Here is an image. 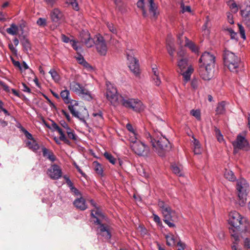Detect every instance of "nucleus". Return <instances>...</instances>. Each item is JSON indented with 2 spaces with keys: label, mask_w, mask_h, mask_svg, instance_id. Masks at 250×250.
<instances>
[{
  "label": "nucleus",
  "mask_w": 250,
  "mask_h": 250,
  "mask_svg": "<svg viewBox=\"0 0 250 250\" xmlns=\"http://www.w3.org/2000/svg\"><path fill=\"white\" fill-rule=\"evenodd\" d=\"M158 205L164 217V222L168 225L169 228H175V222L178 220V215L176 212L172 210L171 207L163 201L159 200Z\"/></svg>",
  "instance_id": "7ed1b4c3"
},
{
  "label": "nucleus",
  "mask_w": 250,
  "mask_h": 250,
  "mask_svg": "<svg viewBox=\"0 0 250 250\" xmlns=\"http://www.w3.org/2000/svg\"><path fill=\"white\" fill-rule=\"evenodd\" d=\"M225 105L226 103L224 101L219 103L215 109L216 114L222 115L225 114L226 112Z\"/></svg>",
  "instance_id": "c756f323"
},
{
  "label": "nucleus",
  "mask_w": 250,
  "mask_h": 250,
  "mask_svg": "<svg viewBox=\"0 0 250 250\" xmlns=\"http://www.w3.org/2000/svg\"><path fill=\"white\" fill-rule=\"evenodd\" d=\"M19 38L24 49L26 51H28L29 50H30L31 48V44L30 43L29 40L25 37V36L20 35Z\"/></svg>",
  "instance_id": "cd10ccee"
},
{
  "label": "nucleus",
  "mask_w": 250,
  "mask_h": 250,
  "mask_svg": "<svg viewBox=\"0 0 250 250\" xmlns=\"http://www.w3.org/2000/svg\"><path fill=\"white\" fill-rule=\"evenodd\" d=\"M167 240V244L169 246H174L176 244V241L174 236L172 234L167 235L166 236Z\"/></svg>",
  "instance_id": "e433bc0d"
},
{
  "label": "nucleus",
  "mask_w": 250,
  "mask_h": 250,
  "mask_svg": "<svg viewBox=\"0 0 250 250\" xmlns=\"http://www.w3.org/2000/svg\"><path fill=\"white\" fill-rule=\"evenodd\" d=\"M241 15L243 19V21L250 18V5L248 3L246 5V7L241 10Z\"/></svg>",
  "instance_id": "c85d7f7f"
},
{
  "label": "nucleus",
  "mask_w": 250,
  "mask_h": 250,
  "mask_svg": "<svg viewBox=\"0 0 250 250\" xmlns=\"http://www.w3.org/2000/svg\"><path fill=\"white\" fill-rule=\"evenodd\" d=\"M227 18L228 22L230 24H233L234 23L233 15L230 13H227Z\"/></svg>",
  "instance_id": "338daca9"
},
{
  "label": "nucleus",
  "mask_w": 250,
  "mask_h": 250,
  "mask_svg": "<svg viewBox=\"0 0 250 250\" xmlns=\"http://www.w3.org/2000/svg\"><path fill=\"white\" fill-rule=\"evenodd\" d=\"M126 128L131 133L130 137H132V138L138 137V134L135 132V131L134 130L132 125L128 123L126 125Z\"/></svg>",
  "instance_id": "a19ab883"
},
{
  "label": "nucleus",
  "mask_w": 250,
  "mask_h": 250,
  "mask_svg": "<svg viewBox=\"0 0 250 250\" xmlns=\"http://www.w3.org/2000/svg\"><path fill=\"white\" fill-rule=\"evenodd\" d=\"M215 131L217 139L219 142H221L223 141V137L221 133V132L219 129L217 128H215Z\"/></svg>",
  "instance_id": "3c124183"
},
{
  "label": "nucleus",
  "mask_w": 250,
  "mask_h": 250,
  "mask_svg": "<svg viewBox=\"0 0 250 250\" xmlns=\"http://www.w3.org/2000/svg\"><path fill=\"white\" fill-rule=\"evenodd\" d=\"M177 66L180 69V73L183 76L186 82L190 80V75L193 72V68L188 62V59L186 57L185 52L181 50L177 53Z\"/></svg>",
  "instance_id": "f03ea898"
},
{
  "label": "nucleus",
  "mask_w": 250,
  "mask_h": 250,
  "mask_svg": "<svg viewBox=\"0 0 250 250\" xmlns=\"http://www.w3.org/2000/svg\"><path fill=\"white\" fill-rule=\"evenodd\" d=\"M131 150L139 156H147L149 152V147L144 143L138 140V137L129 138Z\"/></svg>",
  "instance_id": "0eeeda50"
},
{
  "label": "nucleus",
  "mask_w": 250,
  "mask_h": 250,
  "mask_svg": "<svg viewBox=\"0 0 250 250\" xmlns=\"http://www.w3.org/2000/svg\"><path fill=\"white\" fill-rule=\"evenodd\" d=\"M47 174L51 179L57 180L62 177V171L60 166L53 164L48 169Z\"/></svg>",
  "instance_id": "2eb2a0df"
},
{
  "label": "nucleus",
  "mask_w": 250,
  "mask_h": 250,
  "mask_svg": "<svg viewBox=\"0 0 250 250\" xmlns=\"http://www.w3.org/2000/svg\"><path fill=\"white\" fill-rule=\"evenodd\" d=\"M19 27L15 24H12L9 28L6 29L7 32L12 35H16L18 33Z\"/></svg>",
  "instance_id": "c9c22d12"
},
{
  "label": "nucleus",
  "mask_w": 250,
  "mask_h": 250,
  "mask_svg": "<svg viewBox=\"0 0 250 250\" xmlns=\"http://www.w3.org/2000/svg\"><path fill=\"white\" fill-rule=\"evenodd\" d=\"M190 114L193 116L195 117L197 119L200 120L201 114L200 110L192 109L190 111Z\"/></svg>",
  "instance_id": "8fccbe9b"
},
{
  "label": "nucleus",
  "mask_w": 250,
  "mask_h": 250,
  "mask_svg": "<svg viewBox=\"0 0 250 250\" xmlns=\"http://www.w3.org/2000/svg\"><path fill=\"white\" fill-rule=\"evenodd\" d=\"M166 48L168 53L171 57V61H173L174 54L175 51V47L174 46L173 40L172 41H168L167 40V41Z\"/></svg>",
  "instance_id": "a878e982"
},
{
  "label": "nucleus",
  "mask_w": 250,
  "mask_h": 250,
  "mask_svg": "<svg viewBox=\"0 0 250 250\" xmlns=\"http://www.w3.org/2000/svg\"><path fill=\"white\" fill-rule=\"evenodd\" d=\"M249 185L246 180L243 178L238 180L237 182L236 189L238 196L240 200V205L244 206L247 201V190Z\"/></svg>",
  "instance_id": "1a4fd4ad"
},
{
  "label": "nucleus",
  "mask_w": 250,
  "mask_h": 250,
  "mask_svg": "<svg viewBox=\"0 0 250 250\" xmlns=\"http://www.w3.org/2000/svg\"><path fill=\"white\" fill-rule=\"evenodd\" d=\"M11 60L14 65L15 67H18L20 70H22V67L20 62L19 61H15L13 58H11Z\"/></svg>",
  "instance_id": "bf43d9fd"
},
{
  "label": "nucleus",
  "mask_w": 250,
  "mask_h": 250,
  "mask_svg": "<svg viewBox=\"0 0 250 250\" xmlns=\"http://www.w3.org/2000/svg\"><path fill=\"white\" fill-rule=\"evenodd\" d=\"M223 60L225 65L230 71L237 73L241 70L242 65L241 59L234 53L225 49L223 53Z\"/></svg>",
  "instance_id": "f257e3e1"
},
{
  "label": "nucleus",
  "mask_w": 250,
  "mask_h": 250,
  "mask_svg": "<svg viewBox=\"0 0 250 250\" xmlns=\"http://www.w3.org/2000/svg\"><path fill=\"white\" fill-rule=\"evenodd\" d=\"M107 27L110 32L114 34L117 33L116 28L114 27V25L112 23L107 22L106 23Z\"/></svg>",
  "instance_id": "603ef678"
},
{
  "label": "nucleus",
  "mask_w": 250,
  "mask_h": 250,
  "mask_svg": "<svg viewBox=\"0 0 250 250\" xmlns=\"http://www.w3.org/2000/svg\"><path fill=\"white\" fill-rule=\"evenodd\" d=\"M96 214L98 216H95L96 220L94 221V223L99 225L98 227V233L105 239L109 240L111 237V234L109 226L102 223V219L104 218V215L99 210L96 211Z\"/></svg>",
  "instance_id": "6e6552de"
},
{
  "label": "nucleus",
  "mask_w": 250,
  "mask_h": 250,
  "mask_svg": "<svg viewBox=\"0 0 250 250\" xmlns=\"http://www.w3.org/2000/svg\"><path fill=\"white\" fill-rule=\"evenodd\" d=\"M171 170L172 172L179 176H183V173L181 169L179 167H178L175 164L171 165Z\"/></svg>",
  "instance_id": "ea45409f"
},
{
  "label": "nucleus",
  "mask_w": 250,
  "mask_h": 250,
  "mask_svg": "<svg viewBox=\"0 0 250 250\" xmlns=\"http://www.w3.org/2000/svg\"><path fill=\"white\" fill-rule=\"evenodd\" d=\"M21 84L22 86V88L21 89L23 91L29 93H31V89L26 85V84L25 83H22Z\"/></svg>",
  "instance_id": "0e129e2a"
},
{
  "label": "nucleus",
  "mask_w": 250,
  "mask_h": 250,
  "mask_svg": "<svg viewBox=\"0 0 250 250\" xmlns=\"http://www.w3.org/2000/svg\"><path fill=\"white\" fill-rule=\"evenodd\" d=\"M97 51L101 56H105L106 54L107 47L103 37H99L95 43Z\"/></svg>",
  "instance_id": "f3484780"
},
{
  "label": "nucleus",
  "mask_w": 250,
  "mask_h": 250,
  "mask_svg": "<svg viewBox=\"0 0 250 250\" xmlns=\"http://www.w3.org/2000/svg\"><path fill=\"white\" fill-rule=\"evenodd\" d=\"M82 62H80V64H82L83 65L84 67L87 69H92V67L85 61L84 59H82Z\"/></svg>",
  "instance_id": "052dcab7"
},
{
  "label": "nucleus",
  "mask_w": 250,
  "mask_h": 250,
  "mask_svg": "<svg viewBox=\"0 0 250 250\" xmlns=\"http://www.w3.org/2000/svg\"><path fill=\"white\" fill-rule=\"evenodd\" d=\"M1 87H2L4 91L6 93H9L10 92L11 89L10 87L7 86L5 83L1 81Z\"/></svg>",
  "instance_id": "13d9d810"
},
{
  "label": "nucleus",
  "mask_w": 250,
  "mask_h": 250,
  "mask_svg": "<svg viewBox=\"0 0 250 250\" xmlns=\"http://www.w3.org/2000/svg\"><path fill=\"white\" fill-rule=\"evenodd\" d=\"M2 103L1 102V105ZM2 113L4 115V118L3 121H1V126H6L8 125V122L9 121V119L12 118V116L10 112L5 108H3L1 105V116H2Z\"/></svg>",
  "instance_id": "412c9836"
},
{
  "label": "nucleus",
  "mask_w": 250,
  "mask_h": 250,
  "mask_svg": "<svg viewBox=\"0 0 250 250\" xmlns=\"http://www.w3.org/2000/svg\"><path fill=\"white\" fill-rule=\"evenodd\" d=\"M104 156L112 164L114 165L115 164L116 160L111 154L105 152L104 153Z\"/></svg>",
  "instance_id": "79ce46f5"
},
{
  "label": "nucleus",
  "mask_w": 250,
  "mask_h": 250,
  "mask_svg": "<svg viewBox=\"0 0 250 250\" xmlns=\"http://www.w3.org/2000/svg\"><path fill=\"white\" fill-rule=\"evenodd\" d=\"M49 73L51 75L52 78L55 82H59L60 80V76L54 69H51Z\"/></svg>",
  "instance_id": "4c0bfd02"
},
{
  "label": "nucleus",
  "mask_w": 250,
  "mask_h": 250,
  "mask_svg": "<svg viewBox=\"0 0 250 250\" xmlns=\"http://www.w3.org/2000/svg\"><path fill=\"white\" fill-rule=\"evenodd\" d=\"M26 146L33 151H36L40 148V146L36 141L33 139L25 142Z\"/></svg>",
  "instance_id": "bb28decb"
},
{
  "label": "nucleus",
  "mask_w": 250,
  "mask_h": 250,
  "mask_svg": "<svg viewBox=\"0 0 250 250\" xmlns=\"http://www.w3.org/2000/svg\"><path fill=\"white\" fill-rule=\"evenodd\" d=\"M63 178L65 180V182L68 186V187L70 188V189L71 190L72 188L74 187L73 186V183L71 182V181L70 180L69 178L66 175L63 176Z\"/></svg>",
  "instance_id": "09e8293b"
},
{
  "label": "nucleus",
  "mask_w": 250,
  "mask_h": 250,
  "mask_svg": "<svg viewBox=\"0 0 250 250\" xmlns=\"http://www.w3.org/2000/svg\"><path fill=\"white\" fill-rule=\"evenodd\" d=\"M233 147H238V149L248 151L250 149V144L246 139V132L239 133L236 136L235 140L232 142Z\"/></svg>",
  "instance_id": "9b49d317"
},
{
  "label": "nucleus",
  "mask_w": 250,
  "mask_h": 250,
  "mask_svg": "<svg viewBox=\"0 0 250 250\" xmlns=\"http://www.w3.org/2000/svg\"><path fill=\"white\" fill-rule=\"evenodd\" d=\"M18 127L21 129V131L24 133L25 137L29 140H31L34 139V138L32 136V135L30 133H29L27 130H26L23 126L20 125V126H19Z\"/></svg>",
  "instance_id": "37998d69"
},
{
  "label": "nucleus",
  "mask_w": 250,
  "mask_h": 250,
  "mask_svg": "<svg viewBox=\"0 0 250 250\" xmlns=\"http://www.w3.org/2000/svg\"><path fill=\"white\" fill-rule=\"evenodd\" d=\"M238 26L239 28V32L241 35V38L245 40L246 38V35H245V30L244 28V27L240 24H238Z\"/></svg>",
  "instance_id": "49530a36"
},
{
  "label": "nucleus",
  "mask_w": 250,
  "mask_h": 250,
  "mask_svg": "<svg viewBox=\"0 0 250 250\" xmlns=\"http://www.w3.org/2000/svg\"><path fill=\"white\" fill-rule=\"evenodd\" d=\"M213 68V67L199 65V73L203 80L208 81L212 77Z\"/></svg>",
  "instance_id": "dca6fc26"
},
{
  "label": "nucleus",
  "mask_w": 250,
  "mask_h": 250,
  "mask_svg": "<svg viewBox=\"0 0 250 250\" xmlns=\"http://www.w3.org/2000/svg\"><path fill=\"white\" fill-rule=\"evenodd\" d=\"M68 137L73 140V141H76L77 140V136L75 133L74 131H72V132H68L67 134Z\"/></svg>",
  "instance_id": "6e6d98bb"
},
{
  "label": "nucleus",
  "mask_w": 250,
  "mask_h": 250,
  "mask_svg": "<svg viewBox=\"0 0 250 250\" xmlns=\"http://www.w3.org/2000/svg\"><path fill=\"white\" fill-rule=\"evenodd\" d=\"M126 56L129 69L135 76H139L140 74L139 61L134 57L133 52L132 50H128L126 52Z\"/></svg>",
  "instance_id": "f8f14e48"
},
{
  "label": "nucleus",
  "mask_w": 250,
  "mask_h": 250,
  "mask_svg": "<svg viewBox=\"0 0 250 250\" xmlns=\"http://www.w3.org/2000/svg\"><path fill=\"white\" fill-rule=\"evenodd\" d=\"M177 246L179 247L177 250H184L186 248V245L181 241L177 242Z\"/></svg>",
  "instance_id": "774afa93"
},
{
  "label": "nucleus",
  "mask_w": 250,
  "mask_h": 250,
  "mask_svg": "<svg viewBox=\"0 0 250 250\" xmlns=\"http://www.w3.org/2000/svg\"><path fill=\"white\" fill-rule=\"evenodd\" d=\"M200 83V81L197 79H193L191 82V87L194 89H197Z\"/></svg>",
  "instance_id": "de8ad7c7"
},
{
  "label": "nucleus",
  "mask_w": 250,
  "mask_h": 250,
  "mask_svg": "<svg viewBox=\"0 0 250 250\" xmlns=\"http://www.w3.org/2000/svg\"><path fill=\"white\" fill-rule=\"evenodd\" d=\"M186 43L185 46L188 47L192 52L196 53L198 52V48L196 45L191 41H189L186 37H185Z\"/></svg>",
  "instance_id": "2f4dec72"
},
{
  "label": "nucleus",
  "mask_w": 250,
  "mask_h": 250,
  "mask_svg": "<svg viewBox=\"0 0 250 250\" xmlns=\"http://www.w3.org/2000/svg\"><path fill=\"white\" fill-rule=\"evenodd\" d=\"M137 5L139 8H140L142 9L143 16L146 17V12L144 8V0H139V1L137 3Z\"/></svg>",
  "instance_id": "a18cd8bd"
},
{
  "label": "nucleus",
  "mask_w": 250,
  "mask_h": 250,
  "mask_svg": "<svg viewBox=\"0 0 250 250\" xmlns=\"http://www.w3.org/2000/svg\"><path fill=\"white\" fill-rule=\"evenodd\" d=\"M70 93L68 90H64L61 91L60 96L65 104H72L71 99L69 97Z\"/></svg>",
  "instance_id": "7c9ffc66"
},
{
  "label": "nucleus",
  "mask_w": 250,
  "mask_h": 250,
  "mask_svg": "<svg viewBox=\"0 0 250 250\" xmlns=\"http://www.w3.org/2000/svg\"><path fill=\"white\" fill-rule=\"evenodd\" d=\"M224 176L225 178L232 182L235 181L236 179V177L234 175V173L232 171L228 169H226L224 173Z\"/></svg>",
  "instance_id": "72a5a7b5"
},
{
  "label": "nucleus",
  "mask_w": 250,
  "mask_h": 250,
  "mask_svg": "<svg viewBox=\"0 0 250 250\" xmlns=\"http://www.w3.org/2000/svg\"><path fill=\"white\" fill-rule=\"evenodd\" d=\"M152 78L153 81H154L155 84L157 86H159L161 83V81L159 76L158 75L156 76H153Z\"/></svg>",
  "instance_id": "680f3d73"
},
{
  "label": "nucleus",
  "mask_w": 250,
  "mask_h": 250,
  "mask_svg": "<svg viewBox=\"0 0 250 250\" xmlns=\"http://www.w3.org/2000/svg\"><path fill=\"white\" fill-rule=\"evenodd\" d=\"M74 104H70L68 105V109L72 115L76 118H78L85 125H87L85 119L88 117V112L86 109L81 108L80 110L77 109L76 106L78 105L77 101H73Z\"/></svg>",
  "instance_id": "9d476101"
},
{
  "label": "nucleus",
  "mask_w": 250,
  "mask_h": 250,
  "mask_svg": "<svg viewBox=\"0 0 250 250\" xmlns=\"http://www.w3.org/2000/svg\"><path fill=\"white\" fill-rule=\"evenodd\" d=\"M229 224L231 226L229 228V233L235 241L239 240V235L237 231L239 230L240 225L242 224V217L237 211H231L229 213L228 220Z\"/></svg>",
  "instance_id": "39448f33"
},
{
  "label": "nucleus",
  "mask_w": 250,
  "mask_h": 250,
  "mask_svg": "<svg viewBox=\"0 0 250 250\" xmlns=\"http://www.w3.org/2000/svg\"><path fill=\"white\" fill-rule=\"evenodd\" d=\"M70 3L74 10L76 11H78L79 10L78 4L76 2V0H71Z\"/></svg>",
  "instance_id": "e2e57ef3"
},
{
  "label": "nucleus",
  "mask_w": 250,
  "mask_h": 250,
  "mask_svg": "<svg viewBox=\"0 0 250 250\" xmlns=\"http://www.w3.org/2000/svg\"><path fill=\"white\" fill-rule=\"evenodd\" d=\"M70 43L73 47V48L77 52L81 50V48L79 47L77 45V42L74 40H71L70 41Z\"/></svg>",
  "instance_id": "4d7b16f0"
},
{
  "label": "nucleus",
  "mask_w": 250,
  "mask_h": 250,
  "mask_svg": "<svg viewBox=\"0 0 250 250\" xmlns=\"http://www.w3.org/2000/svg\"><path fill=\"white\" fill-rule=\"evenodd\" d=\"M92 115L93 117V122L95 126L100 127L104 124V117L102 111L99 110L97 112H94Z\"/></svg>",
  "instance_id": "6ab92c4d"
},
{
  "label": "nucleus",
  "mask_w": 250,
  "mask_h": 250,
  "mask_svg": "<svg viewBox=\"0 0 250 250\" xmlns=\"http://www.w3.org/2000/svg\"><path fill=\"white\" fill-rule=\"evenodd\" d=\"M41 149L42 156L44 158L49 160L51 162H54L56 160L57 158L52 150L47 148L44 146H42Z\"/></svg>",
  "instance_id": "aec40b11"
},
{
  "label": "nucleus",
  "mask_w": 250,
  "mask_h": 250,
  "mask_svg": "<svg viewBox=\"0 0 250 250\" xmlns=\"http://www.w3.org/2000/svg\"><path fill=\"white\" fill-rule=\"evenodd\" d=\"M148 135L153 147L155 148V150L159 156H164L165 152L171 149V146L166 137L163 136L156 137L155 135L152 137L150 134Z\"/></svg>",
  "instance_id": "20e7f679"
},
{
  "label": "nucleus",
  "mask_w": 250,
  "mask_h": 250,
  "mask_svg": "<svg viewBox=\"0 0 250 250\" xmlns=\"http://www.w3.org/2000/svg\"><path fill=\"white\" fill-rule=\"evenodd\" d=\"M75 207L81 210H84L87 208L85 199L81 197L76 199L73 202Z\"/></svg>",
  "instance_id": "393cba45"
},
{
  "label": "nucleus",
  "mask_w": 250,
  "mask_h": 250,
  "mask_svg": "<svg viewBox=\"0 0 250 250\" xmlns=\"http://www.w3.org/2000/svg\"><path fill=\"white\" fill-rule=\"evenodd\" d=\"M90 203H91V205H92L93 207H95V209L91 210V215L92 217H93V218L96 219L95 216H98L97 214H96V211H97L98 210H100L101 211V210L97 206L96 203L93 200H91L90 201Z\"/></svg>",
  "instance_id": "c03bdc74"
},
{
  "label": "nucleus",
  "mask_w": 250,
  "mask_h": 250,
  "mask_svg": "<svg viewBox=\"0 0 250 250\" xmlns=\"http://www.w3.org/2000/svg\"><path fill=\"white\" fill-rule=\"evenodd\" d=\"M193 140L192 141L193 146L194 147L193 151L195 154H200L201 153L200 144L198 140L193 137Z\"/></svg>",
  "instance_id": "473e14b6"
},
{
  "label": "nucleus",
  "mask_w": 250,
  "mask_h": 250,
  "mask_svg": "<svg viewBox=\"0 0 250 250\" xmlns=\"http://www.w3.org/2000/svg\"><path fill=\"white\" fill-rule=\"evenodd\" d=\"M121 104L125 107L132 109L136 112H140L144 108L142 102L138 99L124 98Z\"/></svg>",
  "instance_id": "ddd939ff"
},
{
  "label": "nucleus",
  "mask_w": 250,
  "mask_h": 250,
  "mask_svg": "<svg viewBox=\"0 0 250 250\" xmlns=\"http://www.w3.org/2000/svg\"><path fill=\"white\" fill-rule=\"evenodd\" d=\"M50 17L53 22H58L62 18L63 14L59 9L55 8L51 11Z\"/></svg>",
  "instance_id": "4be33fe9"
},
{
  "label": "nucleus",
  "mask_w": 250,
  "mask_h": 250,
  "mask_svg": "<svg viewBox=\"0 0 250 250\" xmlns=\"http://www.w3.org/2000/svg\"><path fill=\"white\" fill-rule=\"evenodd\" d=\"M106 97L107 99L114 106L120 104L124 98L118 93L116 88L109 82H106Z\"/></svg>",
  "instance_id": "423d86ee"
},
{
  "label": "nucleus",
  "mask_w": 250,
  "mask_h": 250,
  "mask_svg": "<svg viewBox=\"0 0 250 250\" xmlns=\"http://www.w3.org/2000/svg\"><path fill=\"white\" fill-rule=\"evenodd\" d=\"M37 23L39 26H45L46 25V20L44 18H40L38 20V21H37Z\"/></svg>",
  "instance_id": "5fc2aeb1"
},
{
  "label": "nucleus",
  "mask_w": 250,
  "mask_h": 250,
  "mask_svg": "<svg viewBox=\"0 0 250 250\" xmlns=\"http://www.w3.org/2000/svg\"><path fill=\"white\" fill-rule=\"evenodd\" d=\"M149 7V12L152 14V18L156 19L159 14L157 12V6L154 2V0H147Z\"/></svg>",
  "instance_id": "b1692460"
},
{
  "label": "nucleus",
  "mask_w": 250,
  "mask_h": 250,
  "mask_svg": "<svg viewBox=\"0 0 250 250\" xmlns=\"http://www.w3.org/2000/svg\"><path fill=\"white\" fill-rule=\"evenodd\" d=\"M199 62L200 63L199 65L214 68L215 57L213 54L205 52L201 56Z\"/></svg>",
  "instance_id": "4468645a"
},
{
  "label": "nucleus",
  "mask_w": 250,
  "mask_h": 250,
  "mask_svg": "<svg viewBox=\"0 0 250 250\" xmlns=\"http://www.w3.org/2000/svg\"><path fill=\"white\" fill-rule=\"evenodd\" d=\"M80 95L82 96L83 99L87 101H90L92 99V97L90 93L87 89L84 88V91L82 92Z\"/></svg>",
  "instance_id": "58836bf2"
},
{
  "label": "nucleus",
  "mask_w": 250,
  "mask_h": 250,
  "mask_svg": "<svg viewBox=\"0 0 250 250\" xmlns=\"http://www.w3.org/2000/svg\"><path fill=\"white\" fill-rule=\"evenodd\" d=\"M244 248L245 250H250V239L247 238L245 239Z\"/></svg>",
  "instance_id": "864d4df0"
},
{
  "label": "nucleus",
  "mask_w": 250,
  "mask_h": 250,
  "mask_svg": "<svg viewBox=\"0 0 250 250\" xmlns=\"http://www.w3.org/2000/svg\"><path fill=\"white\" fill-rule=\"evenodd\" d=\"M81 41L84 43L87 47H91L95 42L91 38L90 35L88 32H83L80 34Z\"/></svg>",
  "instance_id": "a211bd4d"
},
{
  "label": "nucleus",
  "mask_w": 250,
  "mask_h": 250,
  "mask_svg": "<svg viewBox=\"0 0 250 250\" xmlns=\"http://www.w3.org/2000/svg\"><path fill=\"white\" fill-rule=\"evenodd\" d=\"M182 12L183 13L186 12H190L191 11V8L189 6H185L184 4L181 5Z\"/></svg>",
  "instance_id": "69168bd1"
},
{
  "label": "nucleus",
  "mask_w": 250,
  "mask_h": 250,
  "mask_svg": "<svg viewBox=\"0 0 250 250\" xmlns=\"http://www.w3.org/2000/svg\"><path fill=\"white\" fill-rule=\"evenodd\" d=\"M93 166L94 170L99 175L103 176V169L101 165L97 161H94L93 163Z\"/></svg>",
  "instance_id": "f704fd0d"
},
{
  "label": "nucleus",
  "mask_w": 250,
  "mask_h": 250,
  "mask_svg": "<svg viewBox=\"0 0 250 250\" xmlns=\"http://www.w3.org/2000/svg\"><path fill=\"white\" fill-rule=\"evenodd\" d=\"M70 88L73 92L78 95H80L82 92L84 91V87L79 83L76 82H72L70 83Z\"/></svg>",
  "instance_id": "5701e85b"
}]
</instances>
